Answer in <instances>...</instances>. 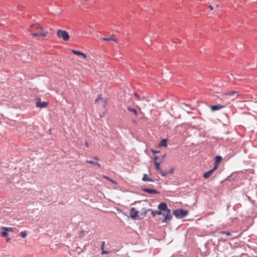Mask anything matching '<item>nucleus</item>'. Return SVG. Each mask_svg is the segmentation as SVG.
<instances>
[{
  "mask_svg": "<svg viewBox=\"0 0 257 257\" xmlns=\"http://www.w3.org/2000/svg\"><path fill=\"white\" fill-rule=\"evenodd\" d=\"M158 208L160 210L166 212V214L164 213L163 214L164 215V218L163 222H165L167 223H170L172 218V215L171 213V210L168 208L167 204L165 202L160 203L158 206Z\"/></svg>",
  "mask_w": 257,
  "mask_h": 257,
  "instance_id": "nucleus-1",
  "label": "nucleus"
},
{
  "mask_svg": "<svg viewBox=\"0 0 257 257\" xmlns=\"http://www.w3.org/2000/svg\"><path fill=\"white\" fill-rule=\"evenodd\" d=\"M173 214L177 218L181 219L187 216L188 214V211L183 209H178L174 210Z\"/></svg>",
  "mask_w": 257,
  "mask_h": 257,
  "instance_id": "nucleus-2",
  "label": "nucleus"
},
{
  "mask_svg": "<svg viewBox=\"0 0 257 257\" xmlns=\"http://www.w3.org/2000/svg\"><path fill=\"white\" fill-rule=\"evenodd\" d=\"M57 36L58 38L62 39L65 41H68L70 38L69 33L67 31L60 29L57 31Z\"/></svg>",
  "mask_w": 257,
  "mask_h": 257,
  "instance_id": "nucleus-3",
  "label": "nucleus"
},
{
  "mask_svg": "<svg viewBox=\"0 0 257 257\" xmlns=\"http://www.w3.org/2000/svg\"><path fill=\"white\" fill-rule=\"evenodd\" d=\"M139 212L136 210L134 207L131 208L130 210V216L133 219H140L139 217Z\"/></svg>",
  "mask_w": 257,
  "mask_h": 257,
  "instance_id": "nucleus-4",
  "label": "nucleus"
},
{
  "mask_svg": "<svg viewBox=\"0 0 257 257\" xmlns=\"http://www.w3.org/2000/svg\"><path fill=\"white\" fill-rule=\"evenodd\" d=\"M48 102H41L40 98L36 99V106L37 107L45 108L48 105Z\"/></svg>",
  "mask_w": 257,
  "mask_h": 257,
  "instance_id": "nucleus-5",
  "label": "nucleus"
},
{
  "mask_svg": "<svg viewBox=\"0 0 257 257\" xmlns=\"http://www.w3.org/2000/svg\"><path fill=\"white\" fill-rule=\"evenodd\" d=\"M218 165H214L213 168L203 174V177L205 179L209 178L213 173V172L218 168Z\"/></svg>",
  "mask_w": 257,
  "mask_h": 257,
  "instance_id": "nucleus-6",
  "label": "nucleus"
},
{
  "mask_svg": "<svg viewBox=\"0 0 257 257\" xmlns=\"http://www.w3.org/2000/svg\"><path fill=\"white\" fill-rule=\"evenodd\" d=\"M154 164L155 165L156 169L159 172V173L161 174L162 176H166L167 175V172H163L161 170L159 163L157 162V161H155Z\"/></svg>",
  "mask_w": 257,
  "mask_h": 257,
  "instance_id": "nucleus-7",
  "label": "nucleus"
},
{
  "mask_svg": "<svg viewBox=\"0 0 257 257\" xmlns=\"http://www.w3.org/2000/svg\"><path fill=\"white\" fill-rule=\"evenodd\" d=\"M142 190L146 193H148L150 194H158L159 192L154 189H150V188H143Z\"/></svg>",
  "mask_w": 257,
  "mask_h": 257,
  "instance_id": "nucleus-8",
  "label": "nucleus"
},
{
  "mask_svg": "<svg viewBox=\"0 0 257 257\" xmlns=\"http://www.w3.org/2000/svg\"><path fill=\"white\" fill-rule=\"evenodd\" d=\"M229 103V102H226V105L217 104V105H212L211 107V109L212 111H216L217 110L221 109L224 108Z\"/></svg>",
  "mask_w": 257,
  "mask_h": 257,
  "instance_id": "nucleus-9",
  "label": "nucleus"
},
{
  "mask_svg": "<svg viewBox=\"0 0 257 257\" xmlns=\"http://www.w3.org/2000/svg\"><path fill=\"white\" fill-rule=\"evenodd\" d=\"M42 30V28L40 27V26L38 24H35L34 25H32L30 26L29 28V31L30 32H33L34 30Z\"/></svg>",
  "mask_w": 257,
  "mask_h": 257,
  "instance_id": "nucleus-10",
  "label": "nucleus"
},
{
  "mask_svg": "<svg viewBox=\"0 0 257 257\" xmlns=\"http://www.w3.org/2000/svg\"><path fill=\"white\" fill-rule=\"evenodd\" d=\"M71 51L74 54H75L76 55L81 56L84 58H86V55L81 52L76 51V50H75L73 49H72Z\"/></svg>",
  "mask_w": 257,
  "mask_h": 257,
  "instance_id": "nucleus-11",
  "label": "nucleus"
},
{
  "mask_svg": "<svg viewBox=\"0 0 257 257\" xmlns=\"http://www.w3.org/2000/svg\"><path fill=\"white\" fill-rule=\"evenodd\" d=\"M236 94H237L238 92H237V91H228L226 93H224L222 96H223V98H226V97L228 96H233Z\"/></svg>",
  "mask_w": 257,
  "mask_h": 257,
  "instance_id": "nucleus-12",
  "label": "nucleus"
},
{
  "mask_svg": "<svg viewBox=\"0 0 257 257\" xmlns=\"http://www.w3.org/2000/svg\"><path fill=\"white\" fill-rule=\"evenodd\" d=\"M142 180L143 181H145V182H146V181L153 182L154 181V180L152 179L149 178L148 175L146 174H144Z\"/></svg>",
  "mask_w": 257,
  "mask_h": 257,
  "instance_id": "nucleus-13",
  "label": "nucleus"
},
{
  "mask_svg": "<svg viewBox=\"0 0 257 257\" xmlns=\"http://www.w3.org/2000/svg\"><path fill=\"white\" fill-rule=\"evenodd\" d=\"M47 33H40V32H36L32 33V35L33 36H46Z\"/></svg>",
  "mask_w": 257,
  "mask_h": 257,
  "instance_id": "nucleus-14",
  "label": "nucleus"
},
{
  "mask_svg": "<svg viewBox=\"0 0 257 257\" xmlns=\"http://www.w3.org/2000/svg\"><path fill=\"white\" fill-rule=\"evenodd\" d=\"M222 158L221 157V156H217L215 157V165H218V164H219L221 160H222Z\"/></svg>",
  "mask_w": 257,
  "mask_h": 257,
  "instance_id": "nucleus-15",
  "label": "nucleus"
},
{
  "mask_svg": "<svg viewBox=\"0 0 257 257\" xmlns=\"http://www.w3.org/2000/svg\"><path fill=\"white\" fill-rule=\"evenodd\" d=\"M150 210H152V209H146L145 208H143L142 209L141 215L143 217L146 216L147 212Z\"/></svg>",
  "mask_w": 257,
  "mask_h": 257,
  "instance_id": "nucleus-16",
  "label": "nucleus"
},
{
  "mask_svg": "<svg viewBox=\"0 0 257 257\" xmlns=\"http://www.w3.org/2000/svg\"><path fill=\"white\" fill-rule=\"evenodd\" d=\"M167 146V141L166 139H163L160 144H159V146H163L166 147Z\"/></svg>",
  "mask_w": 257,
  "mask_h": 257,
  "instance_id": "nucleus-17",
  "label": "nucleus"
},
{
  "mask_svg": "<svg viewBox=\"0 0 257 257\" xmlns=\"http://www.w3.org/2000/svg\"><path fill=\"white\" fill-rule=\"evenodd\" d=\"M127 109L129 111L133 112L136 116H138V112H137V110L136 109L131 108L130 106L127 107Z\"/></svg>",
  "mask_w": 257,
  "mask_h": 257,
  "instance_id": "nucleus-18",
  "label": "nucleus"
},
{
  "mask_svg": "<svg viewBox=\"0 0 257 257\" xmlns=\"http://www.w3.org/2000/svg\"><path fill=\"white\" fill-rule=\"evenodd\" d=\"M102 101V97L101 94H98L97 97L95 100V103H99V101Z\"/></svg>",
  "mask_w": 257,
  "mask_h": 257,
  "instance_id": "nucleus-19",
  "label": "nucleus"
},
{
  "mask_svg": "<svg viewBox=\"0 0 257 257\" xmlns=\"http://www.w3.org/2000/svg\"><path fill=\"white\" fill-rule=\"evenodd\" d=\"M102 39L104 41H116L115 39H113L112 36L108 37L102 38Z\"/></svg>",
  "mask_w": 257,
  "mask_h": 257,
  "instance_id": "nucleus-20",
  "label": "nucleus"
},
{
  "mask_svg": "<svg viewBox=\"0 0 257 257\" xmlns=\"http://www.w3.org/2000/svg\"><path fill=\"white\" fill-rule=\"evenodd\" d=\"M103 177L105 179H106V180L110 181L111 182H112L113 184H116V182L115 181H113V180L111 179L110 178H109L108 176H105L104 175L103 176Z\"/></svg>",
  "mask_w": 257,
  "mask_h": 257,
  "instance_id": "nucleus-21",
  "label": "nucleus"
},
{
  "mask_svg": "<svg viewBox=\"0 0 257 257\" xmlns=\"http://www.w3.org/2000/svg\"><path fill=\"white\" fill-rule=\"evenodd\" d=\"M84 232L85 231L83 229L80 230L78 234L80 238H83L84 237Z\"/></svg>",
  "mask_w": 257,
  "mask_h": 257,
  "instance_id": "nucleus-22",
  "label": "nucleus"
},
{
  "mask_svg": "<svg viewBox=\"0 0 257 257\" xmlns=\"http://www.w3.org/2000/svg\"><path fill=\"white\" fill-rule=\"evenodd\" d=\"M26 235H27V233H26V232L25 231H21V232H20V236H21L22 237H23V238H25V237H26Z\"/></svg>",
  "mask_w": 257,
  "mask_h": 257,
  "instance_id": "nucleus-23",
  "label": "nucleus"
},
{
  "mask_svg": "<svg viewBox=\"0 0 257 257\" xmlns=\"http://www.w3.org/2000/svg\"><path fill=\"white\" fill-rule=\"evenodd\" d=\"M85 162L87 163H88V164H93V165H95V163H96L95 162H94L93 161H91V160H86Z\"/></svg>",
  "mask_w": 257,
  "mask_h": 257,
  "instance_id": "nucleus-24",
  "label": "nucleus"
},
{
  "mask_svg": "<svg viewBox=\"0 0 257 257\" xmlns=\"http://www.w3.org/2000/svg\"><path fill=\"white\" fill-rule=\"evenodd\" d=\"M150 211H151V214L153 216V217H155L156 215H157V211H153L152 209V210H150Z\"/></svg>",
  "mask_w": 257,
  "mask_h": 257,
  "instance_id": "nucleus-25",
  "label": "nucleus"
},
{
  "mask_svg": "<svg viewBox=\"0 0 257 257\" xmlns=\"http://www.w3.org/2000/svg\"><path fill=\"white\" fill-rule=\"evenodd\" d=\"M221 233L225 234L227 236H230L231 235V233L229 231H222Z\"/></svg>",
  "mask_w": 257,
  "mask_h": 257,
  "instance_id": "nucleus-26",
  "label": "nucleus"
},
{
  "mask_svg": "<svg viewBox=\"0 0 257 257\" xmlns=\"http://www.w3.org/2000/svg\"><path fill=\"white\" fill-rule=\"evenodd\" d=\"M134 95L137 98L138 100H141V97H140V95L137 92H135Z\"/></svg>",
  "mask_w": 257,
  "mask_h": 257,
  "instance_id": "nucleus-27",
  "label": "nucleus"
},
{
  "mask_svg": "<svg viewBox=\"0 0 257 257\" xmlns=\"http://www.w3.org/2000/svg\"><path fill=\"white\" fill-rule=\"evenodd\" d=\"M8 235V232L6 231H4L2 232V235L4 237L7 236Z\"/></svg>",
  "mask_w": 257,
  "mask_h": 257,
  "instance_id": "nucleus-28",
  "label": "nucleus"
},
{
  "mask_svg": "<svg viewBox=\"0 0 257 257\" xmlns=\"http://www.w3.org/2000/svg\"><path fill=\"white\" fill-rule=\"evenodd\" d=\"M163 210H159V211H157V215H162V214H164V213H163V212H162Z\"/></svg>",
  "mask_w": 257,
  "mask_h": 257,
  "instance_id": "nucleus-29",
  "label": "nucleus"
},
{
  "mask_svg": "<svg viewBox=\"0 0 257 257\" xmlns=\"http://www.w3.org/2000/svg\"><path fill=\"white\" fill-rule=\"evenodd\" d=\"M110 252V251L104 250V249L102 250L101 254H108Z\"/></svg>",
  "mask_w": 257,
  "mask_h": 257,
  "instance_id": "nucleus-30",
  "label": "nucleus"
},
{
  "mask_svg": "<svg viewBox=\"0 0 257 257\" xmlns=\"http://www.w3.org/2000/svg\"><path fill=\"white\" fill-rule=\"evenodd\" d=\"M104 245H105V241H103L102 242L101 245V250L104 249Z\"/></svg>",
  "mask_w": 257,
  "mask_h": 257,
  "instance_id": "nucleus-31",
  "label": "nucleus"
},
{
  "mask_svg": "<svg viewBox=\"0 0 257 257\" xmlns=\"http://www.w3.org/2000/svg\"><path fill=\"white\" fill-rule=\"evenodd\" d=\"M151 152H152L154 154H158L160 152V151H156V150H151Z\"/></svg>",
  "mask_w": 257,
  "mask_h": 257,
  "instance_id": "nucleus-32",
  "label": "nucleus"
},
{
  "mask_svg": "<svg viewBox=\"0 0 257 257\" xmlns=\"http://www.w3.org/2000/svg\"><path fill=\"white\" fill-rule=\"evenodd\" d=\"M106 104V101L105 100L103 101V102H102V106H103V107H105Z\"/></svg>",
  "mask_w": 257,
  "mask_h": 257,
  "instance_id": "nucleus-33",
  "label": "nucleus"
},
{
  "mask_svg": "<svg viewBox=\"0 0 257 257\" xmlns=\"http://www.w3.org/2000/svg\"><path fill=\"white\" fill-rule=\"evenodd\" d=\"M95 165H97L99 168H101V165L99 163L96 162V163H95Z\"/></svg>",
  "mask_w": 257,
  "mask_h": 257,
  "instance_id": "nucleus-34",
  "label": "nucleus"
},
{
  "mask_svg": "<svg viewBox=\"0 0 257 257\" xmlns=\"http://www.w3.org/2000/svg\"><path fill=\"white\" fill-rule=\"evenodd\" d=\"M85 146H86L87 148H88V147H89V145H88V143H87V141H85Z\"/></svg>",
  "mask_w": 257,
  "mask_h": 257,
  "instance_id": "nucleus-35",
  "label": "nucleus"
},
{
  "mask_svg": "<svg viewBox=\"0 0 257 257\" xmlns=\"http://www.w3.org/2000/svg\"><path fill=\"white\" fill-rule=\"evenodd\" d=\"M5 229H6V230H11V231H12V228H7V227H5Z\"/></svg>",
  "mask_w": 257,
  "mask_h": 257,
  "instance_id": "nucleus-36",
  "label": "nucleus"
},
{
  "mask_svg": "<svg viewBox=\"0 0 257 257\" xmlns=\"http://www.w3.org/2000/svg\"><path fill=\"white\" fill-rule=\"evenodd\" d=\"M209 8L210 9V10H211V11L213 10V8L211 5H209Z\"/></svg>",
  "mask_w": 257,
  "mask_h": 257,
  "instance_id": "nucleus-37",
  "label": "nucleus"
},
{
  "mask_svg": "<svg viewBox=\"0 0 257 257\" xmlns=\"http://www.w3.org/2000/svg\"><path fill=\"white\" fill-rule=\"evenodd\" d=\"M93 159L96 161H98L99 160V158L97 157H94Z\"/></svg>",
  "mask_w": 257,
  "mask_h": 257,
  "instance_id": "nucleus-38",
  "label": "nucleus"
},
{
  "mask_svg": "<svg viewBox=\"0 0 257 257\" xmlns=\"http://www.w3.org/2000/svg\"><path fill=\"white\" fill-rule=\"evenodd\" d=\"M158 156H156L155 158H154V162L155 161H157V160L158 159Z\"/></svg>",
  "mask_w": 257,
  "mask_h": 257,
  "instance_id": "nucleus-39",
  "label": "nucleus"
},
{
  "mask_svg": "<svg viewBox=\"0 0 257 257\" xmlns=\"http://www.w3.org/2000/svg\"><path fill=\"white\" fill-rule=\"evenodd\" d=\"M218 6H219V5H218V4L216 5V7H217V8H218Z\"/></svg>",
  "mask_w": 257,
  "mask_h": 257,
  "instance_id": "nucleus-40",
  "label": "nucleus"
},
{
  "mask_svg": "<svg viewBox=\"0 0 257 257\" xmlns=\"http://www.w3.org/2000/svg\"><path fill=\"white\" fill-rule=\"evenodd\" d=\"M165 157V154H164L163 156V158H164Z\"/></svg>",
  "mask_w": 257,
  "mask_h": 257,
  "instance_id": "nucleus-41",
  "label": "nucleus"
}]
</instances>
